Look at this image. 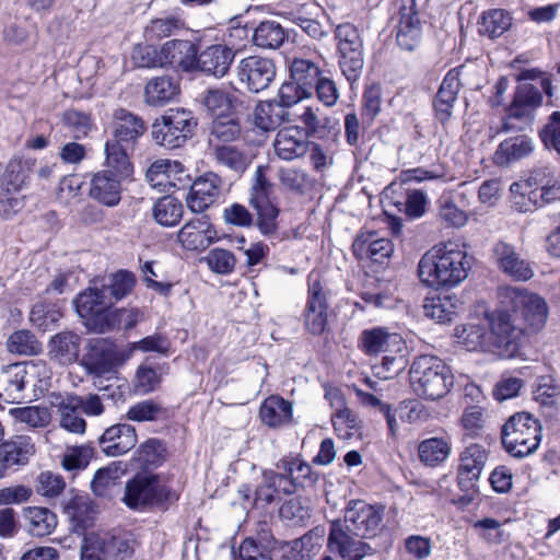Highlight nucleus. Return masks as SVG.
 Masks as SVG:
<instances>
[{"instance_id": "4468645a", "label": "nucleus", "mask_w": 560, "mask_h": 560, "mask_svg": "<svg viewBox=\"0 0 560 560\" xmlns=\"http://www.w3.org/2000/svg\"><path fill=\"white\" fill-rule=\"evenodd\" d=\"M327 291L318 275L308 276V298L304 311L306 329L313 335H320L327 326Z\"/></svg>"}, {"instance_id": "ddd939ff", "label": "nucleus", "mask_w": 560, "mask_h": 560, "mask_svg": "<svg viewBox=\"0 0 560 560\" xmlns=\"http://www.w3.org/2000/svg\"><path fill=\"white\" fill-rule=\"evenodd\" d=\"M235 70L240 82L253 93L266 90L276 77L273 61L260 56L243 58Z\"/></svg>"}, {"instance_id": "69168bd1", "label": "nucleus", "mask_w": 560, "mask_h": 560, "mask_svg": "<svg viewBox=\"0 0 560 560\" xmlns=\"http://www.w3.org/2000/svg\"><path fill=\"white\" fill-rule=\"evenodd\" d=\"M460 425L467 436H480L486 425L483 409L479 406L467 407L462 415Z\"/></svg>"}, {"instance_id": "ea45409f", "label": "nucleus", "mask_w": 560, "mask_h": 560, "mask_svg": "<svg viewBox=\"0 0 560 560\" xmlns=\"http://www.w3.org/2000/svg\"><path fill=\"white\" fill-rule=\"evenodd\" d=\"M164 374H166V369L163 365H152L148 361L142 362L138 366L133 378L135 392L147 395L158 390Z\"/></svg>"}, {"instance_id": "c85d7f7f", "label": "nucleus", "mask_w": 560, "mask_h": 560, "mask_svg": "<svg viewBox=\"0 0 560 560\" xmlns=\"http://www.w3.org/2000/svg\"><path fill=\"white\" fill-rule=\"evenodd\" d=\"M22 363L25 373L24 380L26 393L30 394L28 400H32L47 390L50 384L51 371L47 363L40 359L30 360Z\"/></svg>"}, {"instance_id": "9d476101", "label": "nucleus", "mask_w": 560, "mask_h": 560, "mask_svg": "<svg viewBox=\"0 0 560 560\" xmlns=\"http://www.w3.org/2000/svg\"><path fill=\"white\" fill-rule=\"evenodd\" d=\"M271 183L265 176V168L258 166L255 182L250 189L249 202L258 215V226L261 233L269 235L277 229L278 208L270 200Z\"/></svg>"}, {"instance_id": "4be33fe9", "label": "nucleus", "mask_w": 560, "mask_h": 560, "mask_svg": "<svg viewBox=\"0 0 560 560\" xmlns=\"http://www.w3.org/2000/svg\"><path fill=\"white\" fill-rule=\"evenodd\" d=\"M138 441L133 425L117 423L107 428L100 436L98 443L107 456H121L132 450Z\"/></svg>"}, {"instance_id": "dca6fc26", "label": "nucleus", "mask_w": 560, "mask_h": 560, "mask_svg": "<svg viewBox=\"0 0 560 560\" xmlns=\"http://www.w3.org/2000/svg\"><path fill=\"white\" fill-rule=\"evenodd\" d=\"M382 516L372 505L363 501H351L345 511L343 520L334 521L349 529L357 536L370 538L381 528Z\"/></svg>"}, {"instance_id": "2f4dec72", "label": "nucleus", "mask_w": 560, "mask_h": 560, "mask_svg": "<svg viewBox=\"0 0 560 560\" xmlns=\"http://www.w3.org/2000/svg\"><path fill=\"white\" fill-rule=\"evenodd\" d=\"M23 521L24 527L33 537L48 536L57 526V516L55 513L43 506L24 508Z\"/></svg>"}, {"instance_id": "9b49d317", "label": "nucleus", "mask_w": 560, "mask_h": 560, "mask_svg": "<svg viewBox=\"0 0 560 560\" xmlns=\"http://www.w3.org/2000/svg\"><path fill=\"white\" fill-rule=\"evenodd\" d=\"M457 342L468 351H497L503 357H514L516 353H509L497 342L493 332L492 316L486 323H469L455 328Z\"/></svg>"}, {"instance_id": "a211bd4d", "label": "nucleus", "mask_w": 560, "mask_h": 560, "mask_svg": "<svg viewBox=\"0 0 560 560\" xmlns=\"http://www.w3.org/2000/svg\"><path fill=\"white\" fill-rule=\"evenodd\" d=\"M272 147L277 158L290 162L306 155L310 141L302 127L288 126L278 130Z\"/></svg>"}, {"instance_id": "13d9d810", "label": "nucleus", "mask_w": 560, "mask_h": 560, "mask_svg": "<svg viewBox=\"0 0 560 560\" xmlns=\"http://www.w3.org/2000/svg\"><path fill=\"white\" fill-rule=\"evenodd\" d=\"M215 161L235 172H243L248 165L247 155L234 145H215Z\"/></svg>"}, {"instance_id": "680f3d73", "label": "nucleus", "mask_w": 560, "mask_h": 560, "mask_svg": "<svg viewBox=\"0 0 560 560\" xmlns=\"http://www.w3.org/2000/svg\"><path fill=\"white\" fill-rule=\"evenodd\" d=\"M534 112L529 108H525L521 104H517L513 100L512 104L508 109L506 118L502 125V130L504 131H514V130H523L526 127H529L534 120Z\"/></svg>"}, {"instance_id": "aec40b11", "label": "nucleus", "mask_w": 560, "mask_h": 560, "mask_svg": "<svg viewBox=\"0 0 560 560\" xmlns=\"http://www.w3.org/2000/svg\"><path fill=\"white\" fill-rule=\"evenodd\" d=\"M488 459V452L479 444H470L460 454L457 471L458 486L462 490H470L479 480Z\"/></svg>"}, {"instance_id": "4c0bfd02", "label": "nucleus", "mask_w": 560, "mask_h": 560, "mask_svg": "<svg viewBox=\"0 0 560 560\" xmlns=\"http://www.w3.org/2000/svg\"><path fill=\"white\" fill-rule=\"evenodd\" d=\"M298 119L303 125L305 137H325L335 126V121L318 107L303 106Z\"/></svg>"}, {"instance_id": "37998d69", "label": "nucleus", "mask_w": 560, "mask_h": 560, "mask_svg": "<svg viewBox=\"0 0 560 560\" xmlns=\"http://www.w3.org/2000/svg\"><path fill=\"white\" fill-rule=\"evenodd\" d=\"M291 79L302 86L304 93L312 95L314 84L318 81L320 75L319 67L308 60L295 58L290 66Z\"/></svg>"}, {"instance_id": "72a5a7b5", "label": "nucleus", "mask_w": 560, "mask_h": 560, "mask_svg": "<svg viewBox=\"0 0 560 560\" xmlns=\"http://www.w3.org/2000/svg\"><path fill=\"white\" fill-rule=\"evenodd\" d=\"M259 417L270 428L287 425L292 420V405L280 396L271 395L261 404Z\"/></svg>"}, {"instance_id": "0e129e2a", "label": "nucleus", "mask_w": 560, "mask_h": 560, "mask_svg": "<svg viewBox=\"0 0 560 560\" xmlns=\"http://www.w3.org/2000/svg\"><path fill=\"white\" fill-rule=\"evenodd\" d=\"M203 260L211 271L219 275L231 273L236 264L233 253L223 248H213L209 250Z\"/></svg>"}, {"instance_id": "39448f33", "label": "nucleus", "mask_w": 560, "mask_h": 560, "mask_svg": "<svg viewBox=\"0 0 560 560\" xmlns=\"http://www.w3.org/2000/svg\"><path fill=\"white\" fill-rule=\"evenodd\" d=\"M541 425L527 412H518L510 417L502 428V444L514 457L533 454L539 446Z\"/></svg>"}, {"instance_id": "774afa93", "label": "nucleus", "mask_w": 560, "mask_h": 560, "mask_svg": "<svg viewBox=\"0 0 560 560\" xmlns=\"http://www.w3.org/2000/svg\"><path fill=\"white\" fill-rule=\"evenodd\" d=\"M60 317L61 313L58 310L45 303H36L30 313L31 323L43 331L52 328Z\"/></svg>"}, {"instance_id": "49530a36", "label": "nucleus", "mask_w": 560, "mask_h": 560, "mask_svg": "<svg viewBox=\"0 0 560 560\" xmlns=\"http://www.w3.org/2000/svg\"><path fill=\"white\" fill-rule=\"evenodd\" d=\"M184 27L183 20L175 15H166L152 20L144 28V37L148 42L160 40L176 35Z\"/></svg>"}, {"instance_id": "20e7f679", "label": "nucleus", "mask_w": 560, "mask_h": 560, "mask_svg": "<svg viewBox=\"0 0 560 560\" xmlns=\"http://www.w3.org/2000/svg\"><path fill=\"white\" fill-rule=\"evenodd\" d=\"M196 128L197 120L190 110L170 108L153 121L151 136L158 145L177 149L192 138Z\"/></svg>"}, {"instance_id": "412c9836", "label": "nucleus", "mask_w": 560, "mask_h": 560, "mask_svg": "<svg viewBox=\"0 0 560 560\" xmlns=\"http://www.w3.org/2000/svg\"><path fill=\"white\" fill-rule=\"evenodd\" d=\"M217 238V231L207 217L189 220L177 234L180 245L188 250H202Z\"/></svg>"}, {"instance_id": "473e14b6", "label": "nucleus", "mask_w": 560, "mask_h": 560, "mask_svg": "<svg viewBox=\"0 0 560 560\" xmlns=\"http://www.w3.org/2000/svg\"><path fill=\"white\" fill-rule=\"evenodd\" d=\"M58 402H52L58 408L59 424L62 429L74 433L83 434L86 429V422L81 416V409L78 407L77 395L57 396Z\"/></svg>"}, {"instance_id": "423d86ee", "label": "nucleus", "mask_w": 560, "mask_h": 560, "mask_svg": "<svg viewBox=\"0 0 560 560\" xmlns=\"http://www.w3.org/2000/svg\"><path fill=\"white\" fill-rule=\"evenodd\" d=\"M74 303L89 329L102 334L116 325V312L112 310L114 301L108 296V289L89 288L79 294Z\"/></svg>"}, {"instance_id": "393cba45", "label": "nucleus", "mask_w": 560, "mask_h": 560, "mask_svg": "<svg viewBox=\"0 0 560 560\" xmlns=\"http://www.w3.org/2000/svg\"><path fill=\"white\" fill-rule=\"evenodd\" d=\"M162 63L178 67L184 71L196 69L197 48L190 40L173 39L162 47Z\"/></svg>"}, {"instance_id": "052dcab7", "label": "nucleus", "mask_w": 560, "mask_h": 560, "mask_svg": "<svg viewBox=\"0 0 560 560\" xmlns=\"http://www.w3.org/2000/svg\"><path fill=\"white\" fill-rule=\"evenodd\" d=\"M9 352L24 355L36 354L40 351V343L28 330L13 332L7 342Z\"/></svg>"}, {"instance_id": "e433bc0d", "label": "nucleus", "mask_w": 560, "mask_h": 560, "mask_svg": "<svg viewBox=\"0 0 560 560\" xmlns=\"http://www.w3.org/2000/svg\"><path fill=\"white\" fill-rule=\"evenodd\" d=\"M179 93V86L171 77L151 79L144 89V100L150 106H164Z\"/></svg>"}, {"instance_id": "de8ad7c7", "label": "nucleus", "mask_w": 560, "mask_h": 560, "mask_svg": "<svg viewBox=\"0 0 560 560\" xmlns=\"http://www.w3.org/2000/svg\"><path fill=\"white\" fill-rule=\"evenodd\" d=\"M285 38L283 27L275 21L261 22L254 32V43L256 46L266 49H276L282 45Z\"/></svg>"}, {"instance_id": "f8f14e48", "label": "nucleus", "mask_w": 560, "mask_h": 560, "mask_svg": "<svg viewBox=\"0 0 560 560\" xmlns=\"http://www.w3.org/2000/svg\"><path fill=\"white\" fill-rule=\"evenodd\" d=\"M327 548L341 560H362L373 552L362 536L354 535L347 525L341 526L335 522L330 524Z\"/></svg>"}, {"instance_id": "58836bf2", "label": "nucleus", "mask_w": 560, "mask_h": 560, "mask_svg": "<svg viewBox=\"0 0 560 560\" xmlns=\"http://www.w3.org/2000/svg\"><path fill=\"white\" fill-rule=\"evenodd\" d=\"M278 468L283 469V472L280 474L284 475L287 479V483L282 487L285 493H291L296 487H303L306 482L313 483L316 480L311 465L299 458L281 460Z\"/></svg>"}, {"instance_id": "6e6d98bb", "label": "nucleus", "mask_w": 560, "mask_h": 560, "mask_svg": "<svg viewBox=\"0 0 560 560\" xmlns=\"http://www.w3.org/2000/svg\"><path fill=\"white\" fill-rule=\"evenodd\" d=\"M164 411L160 402L153 399H145L130 406L126 412V418L135 422L156 421Z\"/></svg>"}, {"instance_id": "338daca9", "label": "nucleus", "mask_w": 560, "mask_h": 560, "mask_svg": "<svg viewBox=\"0 0 560 560\" xmlns=\"http://www.w3.org/2000/svg\"><path fill=\"white\" fill-rule=\"evenodd\" d=\"M383 104V88L380 83H372L366 86L363 95V119L372 122L381 113Z\"/></svg>"}, {"instance_id": "a878e982", "label": "nucleus", "mask_w": 560, "mask_h": 560, "mask_svg": "<svg viewBox=\"0 0 560 560\" xmlns=\"http://www.w3.org/2000/svg\"><path fill=\"white\" fill-rule=\"evenodd\" d=\"M252 120L255 127L266 132L284 122L294 121L290 110L279 105L276 100L259 102L254 108Z\"/></svg>"}, {"instance_id": "5fc2aeb1", "label": "nucleus", "mask_w": 560, "mask_h": 560, "mask_svg": "<svg viewBox=\"0 0 560 560\" xmlns=\"http://www.w3.org/2000/svg\"><path fill=\"white\" fill-rule=\"evenodd\" d=\"M10 413L16 421L32 428L46 427L51 419L48 408L39 406L13 408L10 410Z\"/></svg>"}, {"instance_id": "bf43d9fd", "label": "nucleus", "mask_w": 560, "mask_h": 560, "mask_svg": "<svg viewBox=\"0 0 560 560\" xmlns=\"http://www.w3.org/2000/svg\"><path fill=\"white\" fill-rule=\"evenodd\" d=\"M241 135V127L236 119L231 116L215 117L211 125V141L232 142Z\"/></svg>"}, {"instance_id": "cd10ccee", "label": "nucleus", "mask_w": 560, "mask_h": 560, "mask_svg": "<svg viewBox=\"0 0 560 560\" xmlns=\"http://www.w3.org/2000/svg\"><path fill=\"white\" fill-rule=\"evenodd\" d=\"M533 151L534 142L529 137H511L499 144L493 154V162L499 166H505L528 156Z\"/></svg>"}, {"instance_id": "f257e3e1", "label": "nucleus", "mask_w": 560, "mask_h": 560, "mask_svg": "<svg viewBox=\"0 0 560 560\" xmlns=\"http://www.w3.org/2000/svg\"><path fill=\"white\" fill-rule=\"evenodd\" d=\"M498 296L506 310L492 315L497 342L509 353H517L526 334L538 332L546 326L548 304L539 294L520 287H501Z\"/></svg>"}, {"instance_id": "603ef678", "label": "nucleus", "mask_w": 560, "mask_h": 560, "mask_svg": "<svg viewBox=\"0 0 560 560\" xmlns=\"http://www.w3.org/2000/svg\"><path fill=\"white\" fill-rule=\"evenodd\" d=\"M513 208L518 212H527L538 206V189H533L530 178L523 183H513L510 187Z\"/></svg>"}, {"instance_id": "6ab92c4d", "label": "nucleus", "mask_w": 560, "mask_h": 560, "mask_svg": "<svg viewBox=\"0 0 560 560\" xmlns=\"http://www.w3.org/2000/svg\"><path fill=\"white\" fill-rule=\"evenodd\" d=\"M147 131V124L139 115L118 108L114 112L112 121V135L115 141L125 143L127 148H133L138 139Z\"/></svg>"}, {"instance_id": "1a4fd4ad", "label": "nucleus", "mask_w": 560, "mask_h": 560, "mask_svg": "<svg viewBox=\"0 0 560 560\" xmlns=\"http://www.w3.org/2000/svg\"><path fill=\"white\" fill-rule=\"evenodd\" d=\"M168 499V491L160 478L151 472H139L125 487L124 502L131 509L159 504Z\"/></svg>"}, {"instance_id": "f3484780", "label": "nucleus", "mask_w": 560, "mask_h": 560, "mask_svg": "<svg viewBox=\"0 0 560 560\" xmlns=\"http://www.w3.org/2000/svg\"><path fill=\"white\" fill-rule=\"evenodd\" d=\"M222 185V179L212 172L197 177L186 198L187 207L197 213L206 211L220 197Z\"/></svg>"}, {"instance_id": "09e8293b", "label": "nucleus", "mask_w": 560, "mask_h": 560, "mask_svg": "<svg viewBox=\"0 0 560 560\" xmlns=\"http://www.w3.org/2000/svg\"><path fill=\"white\" fill-rule=\"evenodd\" d=\"M94 456L90 444L68 446L61 455L60 465L67 471L84 470Z\"/></svg>"}, {"instance_id": "bb28decb", "label": "nucleus", "mask_w": 560, "mask_h": 560, "mask_svg": "<svg viewBox=\"0 0 560 560\" xmlns=\"http://www.w3.org/2000/svg\"><path fill=\"white\" fill-rule=\"evenodd\" d=\"M122 178L112 174L110 171L96 173L91 180L90 196L107 207L118 205L121 194L120 180Z\"/></svg>"}, {"instance_id": "4d7b16f0", "label": "nucleus", "mask_w": 560, "mask_h": 560, "mask_svg": "<svg viewBox=\"0 0 560 560\" xmlns=\"http://www.w3.org/2000/svg\"><path fill=\"white\" fill-rule=\"evenodd\" d=\"M421 39L420 20H399L396 40L398 46L407 51L413 50Z\"/></svg>"}, {"instance_id": "0eeeda50", "label": "nucleus", "mask_w": 560, "mask_h": 560, "mask_svg": "<svg viewBox=\"0 0 560 560\" xmlns=\"http://www.w3.org/2000/svg\"><path fill=\"white\" fill-rule=\"evenodd\" d=\"M130 359V351L119 349L105 338L89 340L80 364L89 374L103 375L114 371Z\"/></svg>"}, {"instance_id": "e2e57ef3", "label": "nucleus", "mask_w": 560, "mask_h": 560, "mask_svg": "<svg viewBox=\"0 0 560 560\" xmlns=\"http://www.w3.org/2000/svg\"><path fill=\"white\" fill-rule=\"evenodd\" d=\"M235 102V96L222 90H209L203 98L205 106L217 117L228 116Z\"/></svg>"}, {"instance_id": "7c9ffc66", "label": "nucleus", "mask_w": 560, "mask_h": 560, "mask_svg": "<svg viewBox=\"0 0 560 560\" xmlns=\"http://www.w3.org/2000/svg\"><path fill=\"white\" fill-rule=\"evenodd\" d=\"M35 165L34 159H12L2 175V187L8 192L20 191L30 183Z\"/></svg>"}, {"instance_id": "3c124183", "label": "nucleus", "mask_w": 560, "mask_h": 560, "mask_svg": "<svg viewBox=\"0 0 560 560\" xmlns=\"http://www.w3.org/2000/svg\"><path fill=\"white\" fill-rule=\"evenodd\" d=\"M511 21L510 14L504 10H491L482 15L479 23V33L490 38L499 37L509 30Z\"/></svg>"}, {"instance_id": "7ed1b4c3", "label": "nucleus", "mask_w": 560, "mask_h": 560, "mask_svg": "<svg viewBox=\"0 0 560 560\" xmlns=\"http://www.w3.org/2000/svg\"><path fill=\"white\" fill-rule=\"evenodd\" d=\"M410 384L413 392L429 400L444 397L454 383L451 369L435 355H420L411 364Z\"/></svg>"}, {"instance_id": "2eb2a0df", "label": "nucleus", "mask_w": 560, "mask_h": 560, "mask_svg": "<svg viewBox=\"0 0 560 560\" xmlns=\"http://www.w3.org/2000/svg\"><path fill=\"white\" fill-rule=\"evenodd\" d=\"M491 259L501 272L516 281H528L534 277L530 262L522 258L511 243L495 242L491 248Z\"/></svg>"}, {"instance_id": "a18cd8bd", "label": "nucleus", "mask_w": 560, "mask_h": 560, "mask_svg": "<svg viewBox=\"0 0 560 560\" xmlns=\"http://www.w3.org/2000/svg\"><path fill=\"white\" fill-rule=\"evenodd\" d=\"M384 238H375L374 232H369L357 237L353 243V252L360 258H369L372 262L382 264L385 258Z\"/></svg>"}, {"instance_id": "c9c22d12", "label": "nucleus", "mask_w": 560, "mask_h": 560, "mask_svg": "<svg viewBox=\"0 0 560 560\" xmlns=\"http://www.w3.org/2000/svg\"><path fill=\"white\" fill-rule=\"evenodd\" d=\"M34 454L35 446L26 435H16L0 444V455L9 468L26 465Z\"/></svg>"}, {"instance_id": "f704fd0d", "label": "nucleus", "mask_w": 560, "mask_h": 560, "mask_svg": "<svg viewBox=\"0 0 560 560\" xmlns=\"http://www.w3.org/2000/svg\"><path fill=\"white\" fill-rule=\"evenodd\" d=\"M24 377L22 362L7 365L1 370L0 386L8 399L20 401L30 398V394L26 393Z\"/></svg>"}, {"instance_id": "b1692460", "label": "nucleus", "mask_w": 560, "mask_h": 560, "mask_svg": "<svg viewBox=\"0 0 560 560\" xmlns=\"http://www.w3.org/2000/svg\"><path fill=\"white\" fill-rule=\"evenodd\" d=\"M81 351V337L73 331H61L48 342V354L60 365H70L78 361Z\"/></svg>"}, {"instance_id": "c03bdc74", "label": "nucleus", "mask_w": 560, "mask_h": 560, "mask_svg": "<svg viewBox=\"0 0 560 560\" xmlns=\"http://www.w3.org/2000/svg\"><path fill=\"white\" fill-rule=\"evenodd\" d=\"M152 213L159 224L173 226L182 219L184 208L178 199L172 196H164L154 203Z\"/></svg>"}, {"instance_id": "8fccbe9b", "label": "nucleus", "mask_w": 560, "mask_h": 560, "mask_svg": "<svg viewBox=\"0 0 560 560\" xmlns=\"http://www.w3.org/2000/svg\"><path fill=\"white\" fill-rule=\"evenodd\" d=\"M418 451L422 463L429 466H435L448 457L451 446L444 439L431 438L422 441Z\"/></svg>"}, {"instance_id": "f03ea898", "label": "nucleus", "mask_w": 560, "mask_h": 560, "mask_svg": "<svg viewBox=\"0 0 560 560\" xmlns=\"http://www.w3.org/2000/svg\"><path fill=\"white\" fill-rule=\"evenodd\" d=\"M471 268L464 246L447 242L433 246L420 259V281L432 289H452L462 283Z\"/></svg>"}, {"instance_id": "a19ab883", "label": "nucleus", "mask_w": 560, "mask_h": 560, "mask_svg": "<svg viewBox=\"0 0 560 560\" xmlns=\"http://www.w3.org/2000/svg\"><path fill=\"white\" fill-rule=\"evenodd\" d=\"M278 179L284 190L295 195L310 194L315 185V179L305 170L298 167H281Z\"/></svg>"}, {"instance_id": "5701e85b", "label": "nucleus", "mask_w": 560, "mask_h": 560, "mask_svg": "<svg viewBox=\"0 0 560 560\" xmlns=\"http://www.w3.org/2000/svg\"><path fill=\"white\" fill-rule=\"evenodd\" d=\"M234 51L225 45H211L196 55V69L214 75L224 77L234 59Z\"/></svg>"}, {"instance_id": "6e6552de", "label": "nucleus", "mask_w": 560, "mask_h": 560, "mask_svg": "<svg viewBox=\"0 0 560 560\" xmlns=\"http://www.w3.org/2000/svg\"><path fill=\"white\" fill-rule=\"evenodd\" d=\"M339 54V67L349 81L359 78L364 60L363 44L358 28L351 23L339 24L335 31Z\"/></svg>"}, {"instance_id": "79ce46f5", "label": "nucleus", "mask_w": 560, "mask_h": 560, "mask_svg": "<svg viewBox=\"0 0 560 560\" xmlns=\"http://www.w3.org/2000/svg\"><path fill=\"white\" fill-rule=\"evenodd\" d=\"M125 143L115 140H108L105 144L106 171H110L118 177H128L132 173V164L130 162Z\"/></svg>"}, {"instance_id": "c756f323", "label": "nucleus", "mask_w": 560, "mask_h": 560, "mask_svg": "<svg viewBox=\"0 0 560 560\" xmlns=\"http://www.w3.org/2000/svg\"><path fill=\"white\" fill-rule=\"evenodd\" d=\"M136 541L130 535H106L96 540L100 558L103 560H127L135 551Z\"/></svg>"}, {"instance_id": "864d4df0", "label": "nucleus", "mask_w": 560, "mask_h": 560, "mask_svg": "<svg viewBox=\"0 0 560 560\" xmlns=\"http://www.w3.org/2000/svg\"><path fill=\"white\" fill-rule=\"evenodd\" d=\"M408 347L401 335L387 332V370L394 365V372L398 374L407 365Z\"/></svg>"}]
</instances>
